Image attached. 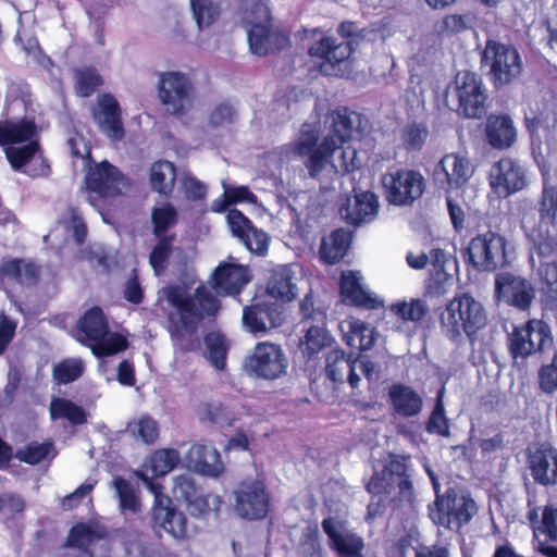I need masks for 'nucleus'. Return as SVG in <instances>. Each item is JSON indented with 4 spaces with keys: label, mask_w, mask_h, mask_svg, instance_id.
<instances>
[{
    "label": "nucleus",
    "mask_w": 557,
    "mask_h": 557,
    "mask_svg": "<svg viewBox=\"0 0 557 557\" xmlns=\"http://www.w3.org/2000/svg\"><path fill=\"white\" fill-rule=\"evenodd\" d=\"M166 300L175 309L171 317V335L174 341L181 333L193 334L205 319H213L220 310V301L206 285H199L191 294L181 286L166 289Z\"/></svg>",
    "instance_id": "f257e3e1"
},
{
    "label": "nucleus",
    "mask_w": 557,
    "mask_h": 557,
    "mask_svg": "<svg viewBox=\"0 0 557 557\" xmlns=\"http://www.w3.org/2000/svg\"><path fill=\"white\" fill-rule=\"evenodd\" d=\"M486 324V314L480 301L463 293L455 296L441 314V327L447 338L455 343L469 338L472 349L482 350L476 335Z\"/></svg>",
    "instance_id": "f03ea898"
},
{
    "label": "nucleus",
    "mask_w": 557,
    "mask_h": 557,
    "mask_svg": "<svg viewBox=\"0 0 557 557\" xmlns=\"http://www.w3.org/2000/svg\"><path fill=\"white\" fill-rule=\"evenodd\" d=\"M343 40L324 36L309 48V54L323 60L320 71L327 76L348 77L352 71L350 55L352 54L354 39L358 26L352 22H343L337 28Z\"/></svg>",
    "instance_id": "7ed1b4c3"
},
{
    "label": "nucleus",
    "mask_w": 557,
    "mask_h": 557,
    "mask_svg": "<svg viewBox=\"0 0 557 557\" xmlns=\"http://www.w3.org/2000/svg\"><path fill=\"white\" fill-rule=\"evenodd\" d=\"M243 22L250 51L259 57L284 48L288 39L272 25L268 0H245Z\"/></svg>",
    "instance_id": "20e7f679"
},
{
    "label": "nucleus",
    "mask_w": 557,
    "mask_h": 557,
    "mask_svg": "<svg viewBox=\"0 0 557 557\" xmlns=\"http://www.w3.org/2000/svg\"><path fill=\"white\" fill-rule=\"evenodd\" d=\"M367 491L377 497V503H370L369 515L377 511L379 504L387 497L398 498L400 502L411 503L413 499L412 482L407 474L405 460L393 456L381 471L375 470L367 483Z\"/></svg>",
    "instance_id": "39448f33"
},
{
    "label": "nucleus",
    "mask_w": 557,
    "mask_h": 557,
    "mask_svg": "<svg viewBox=\"0 0 557 557\" xmlns=\"http://www.w3.org/2000/svg\"><path fill=\"white\" fill-rule=\"evenodd\" d=\"M67 144L72 154L83 159L84 166L87 169L85 183L91 194H96L98 197H109L117 195L126 188L127 181L116 166L107 160L98 163L91 161L90 149L83 137H71Z\"/></svg>",
    "instance_id": "423d86ee"
},
{
    "label": "nucleus",
    "mask_w": 557,
    "mask_h": 557,
    "mask_svg": "<svg viewBox=\"0 0 557 557\" xmlns=\"http://www.w3.org/2000/svg\"><path fill=\"white\" fill-rule=\"evenodd\" d=\"M78 341L98 357L113 356L127 348V339L110 333L108 321L99 307H92L78 321Z\"/></svg>",
    "instance_id": "0eeeda50"
},
{
    "label": "nucleus",
    "mask_w": 557,
    "mask_h": 557,
    "mask_svg": "<svg viewBox=\"0 0 557 557\" xmlns=\"http://www.w3.org/2000/svg\"><path fill=\"white\" fill-rule=\"evenodd\" d=\"M429 506L431 520L440 528L459 531L468 524L478 511V506L470 494L449 487L444 494H436Z\"/></svg>",
    "instance_id": "6e6552de"
},
{
    "label": "nucleus",
    "mask_w": 557,
    "mask_h": 557,
    "mask_svg": "<svg viewBox=\"0 0 557 557\" xmlns=\"http://www.w3.org/2000/svg\"><path fill=\"white\" fill-rule=\"evenodd\" d=\"M36 125L27 120L0 122V146L15 171H20L38 151L39 144L32 138L35 136Z\"/></svg>",
    "instance_id": "1a4fd4ad"
},
{
    "label": "nucleus",
    "mask_w": 557,
    "mask_h": 557,
    "mask_svg": "<svg viewBox=\"0 0 557 557\" xmlns=\"http://www.w3.org/2000/svg\"><path fill=\"white\" fill-rule=\"evenodd\" d=\"M507 240L493 231L473 237L467 247L469 262L480 271H494L507 264Z\"/></svg>",
    "instance_id": "9d476101"
},
{
    "label": "nucleus",
    "mask_w": 557,
    "mask_h": 557,
    "mask_svg": "<svg viewBox=\"0 0 557 557\" xmlns=\"http://www.w3.org/2000/svg\"><path fill=\"white\" fill-rule=\"evenodd\" d=\"M386 199L394 206H411L419 199L426 187L421 172L411 169H399L387 172L382 177Z\"/></svg>",
    "instance_id": "9b49d317"
},
{
    "label": "nucleus",
    "mask_w": 557,
    "mask_h": 557,
    "mask_svg": "<svg viewBox=\"0 0 557 557\" xmlns=\"http://www.w3.org/2000/svg\"><path fill=\"white\" fill-rule=\"evenodd\" d=\"M482 63L488 67L496 87L510 83L522 67L521 58L516 48L494 40H488L483 51Z\"/></svg>",
    "instance_id": "f8f14e48"
},
{
    "label": "nucleus",
    "mask_w": 557,
    "mask_h": 557,
    "mask_svg": "<svg viewBox=\"0 0 557 557\" xmlns=\"http://www.w3.org/2000/svg\"><path fill=\"white\" fill-rule=\"evenodd\" d=\"M552 343L550 327L541 320H530L523 325L515 326L507 338L509 354L515 360L525 359Z\"/></svg>",
    "instance_id": "ddd939ff"
},
{
    "label": "nucleus",
    "mask_w": 557,
    "mask_h": 557,
    "mask_svg": "<svg viewBox=\"0 0 557 557\" xmlns=\"http://www.w3.org/2000/svg\"><path fill=\"white\" fill-rule=\"evenodd\" d=\"M325 374L335 383L348 382L355 388L361 375L369 382L374 380V363L366 357L354 358L352 355L335 349L326 356Z\"/></svg>",
    "instance_id": "4468645a"
},
{
    "label": "nucleus",
    "mask_w": 557,
    "mask_h": 557,
    "mask_svg": "<svg viewBox=\"0 0 557 557\" xmlns=\"http://www.w3.org/2000/svg\"><path fill=\"white\" fill-rule=\"evenodd\" d=\"M158 92L161 103L172 114H180L191 106L193 84L189 76L182 72L161 73Z\"/></svg>",
    "instance_id": "2eb2a0df"
},
{
    "label": "nucleus",
    "mask_w": 557,
    "mask_h": 557,
    "mask_svg": "<svg viewBox=\"0 0 557 557\" xmlns=\"http://www.w3.org/2000/svg\"><path fill=\"white\" fill-rule=\"evenodd\" d=\"M455 91L459 113L468 119H479L485 113L486 94L482 79L472 72L460 71L455 76Z\"/></svg>",
    "instance_id": "dca6fc26"
},
{
    "label": "nucleus",
    "mask_w": 557,
    "mask_h": 557,
    "mask_svg": "<svg viewBox=\"0 0 557 557\" xmlns=\"http://www.w3.org/2000/svg\"><path fill=\"white\" fill-rule=\"evenodd\" d=\"M490 185L499 197H508L529 185L528 169L517 159L502 158L490 172Z\"/></svg>",
    "instance_id": "f3484780"
},
{
    "label": "nucleus",
    "mask_w": 557,
    "mask_h": 557,
    "mask_svg": "<svg viewBox=\"0 0 557 557\" xmlns=\"http://www.w3.org/2000/svg\"><path fill=\"white\" fill-rule=\"evenodd\" d=\"M246 370L258 377L274 380L286 372L288 361L282 348L272 343H259L246 359Z\"/></svg>",
    "instance_id": "a211bd4d"
},
{
    "label": "nucleus",
    "mask_w": 557,
    "mask_h": 557,
    "mask_svg": "<svg viewBox=\"0 0 557 557\" xmlns=\"http://www.w3.org/2000/svg\"><path fill=\"white\" fill-rule=\"evenodd\" d=\"M474 173L470 159L460 153H447L435 165V183L447 193L460 189Z\"/></svg>",
    "instance_id": "6ab92c4d"
},
{
    "label": "nucleus",
    "mask_w": 557,
    "mask_h": 557,
    "mask_svg": "<svg viewBox=\"0 0 557 557\" xmlns=\"http://www.w3.org/2000/svg\"><path fill=\"white\" fill-rule=\"evenodd\" d=\"M235 494V510L246 519H262L269 511V496L264 484L258 480H246L240 483Z\"/></svg>",
    "instance_id": "aec40b11"
},
{
    "label": "nucleus",
    "mask_w": 557,
    "mask_h": 557,
    "mask_svg": "<svg viewBox=\"0 0 557 557\" xmlns=\"http://www.w3.org/2000/svg\"><path fill=\"white\" fill-rule=\"evenodd\" d=\"M322 529L329 537L330 548L338 557H362V537L348 529L344 521L330 516L322 520Z\"/></svg>",
    "instance_id": "412c9836"
},
{
    "label": "nucleus",
    "mask_w": 557,
    "mask_h": 557,
    "mask_svg": "<svg viewBox=\"0 0 557 557\" xmlns=\"http://www.w3.org/2000/svg\"><path fill=\"white\" fill-rule=\"evenodd\" d=\"M495 292L499 300L519 310L530 308L534 299V288L524 277L502 272L495 278Z\"/></svg>",
    "instance_id": "4be33fe9"
},
{
    "label": "nucleus",
    "mask_w": 557,
    "mask_h": 557,
    "mask_svg": "<svg viewBox=\"0 0 557 557\" xmlns=\"http://www.w3.org/2000/svg\"><path fill=\"white\" fill-rule=\"evenodd\" d=\"M152 507V521L158 530H163L176 540H183L187 535V519L185 515L177 510L172 499L162 494L157 493Z\"/></svg>",
    "instance_id": "5701e85b"
},
{
    "label": "nucleus",
    "mask_w": 557,
    "mask_h": 557,
    "mask_svg": "<svg viewBox=\"0 0 557 557\" xmlns=\"http://www.w3.org/2000/svg\"><path fill=\"white\" fill-rule=\"evenodd\" d=\"M181 455L174 448L158 449L150 455L138 471L137 476L144 482L147 490L156 495L161 492V485L153 481V478L163 476L171 472L180 462Z\"/></svg>",
    "instance_id": "b1692460"
},
{
    "label": "nucleus",
    "mask_w": 557,
    "mask_h": 557,
    "mask_svg": "<svg viewBox=\"0 0 557 557\" xmlns=\"http://www.w3.org/2000/svg\"><path fill=\"white\" fill-rule=\"evenodd\" d=\"M228 227L245 247L257 255H265L269 247V236L262 230L256 228L251 221L239 210L232 209L226 215Z\"/></svg>",
    "instance_id": "393cba45"
},
{
    "label": "nucleus",
    "mask_w": 557,
    "mask_h": 557,
    "mask_svg": "<svg viewBox=\"0 0 557 557\" xmlns=\"http://www.w3.org/2000/svg\"><path fill=\"white\" fill-rule=\"evenodd\" d=\"M94 119L99 129L112 141H120L125 136L122 122V110L119 101L110 94H103L97 99Z\"/></svg>",
    "instance_id": "a878e982"
},
{
    "label": "nucleus",
    "mask_w": 557,
    "mask_h": 557,
    "mask_svg": "<svg viewBox=\"0 0 557 557\" xmlns=\"http://www.w3.org/2000/svg\"><path fill=\"white\" fill-rule=\"evenodd\" d=\"M528 463L531 475L537 484L548 486L557 484V448L541 444L530 448Z\"/></svg>",
    "instance_id": "bb28decb"
},
{
    "label": "nucleus",
    "mask_w": 557,
    "mask_h": 557,
    "mask_svg": "<svg viewBox=\"0 0 557 557\" xmlns=\"http://www.w3.org/2000/svg\"><path fill=\"white\" fill-rule=\"evenodd\" d=\"M305 283L298 264H284L272 271L267 289L272 297L290 301L297 296L299 284Z\"/></svg>",
    "instance_id": "cd10ccee"
},
{
    "label": "nucleus",
    "mask_w": 557,
    "mask_h": 557,
    "mask_svg": "<svg viewBox=\"0 0 557 557\" xmlns=\"http://www.w3.org/2000/svg\"><path fill=\"white\" fill-rule=\"evenodd\" d=\"M283 321V312L275 304H256L244 308L243 311V325L253 334L278 327Z\"/></svg>",
    "instance_id": "c85d7f7f"
},
{
    "label": "nucleus",
    "mask_w": 557,
    "mask_h": 557,
    "mask_svg": "<svg viewBox=\"0 0 557 557\" xmlns=\"http://www.w3.org/2000/svg\"><path fill=\"white\" fill-rule=\"evenodd\" d=\"M362 280L363 277L359 271L342 272L341 293L344 302L366 309L382 307V301L364 287Z\"/></svg>",
    "instance_id": "c756f323"
},
{
    "label": "nucleus",
    "mask_w": 557,
    "mask_h": 557,
    "mask_svg": "<svg viewBox=\"0 0 557 557\" xmlns=\"http://www.w3.org/2000/svg\"><path fill=\"white\" fill-rule=\"evenodd\" d=\"M379 199L372 191H361L354 196V201H347L339 208L341 216L348 224L359 226L372 222L379 212Z\"/></svg>",
    "instance_id": "7c9ffc66"
},
{
    "label": "nucleus",
    "mask_w": 557,
    "mask_h": 557,
    "mask_svg": "<svg viewBox=\"0 0 557 557\" xmlns=\"http://www.w3.org/2000/svg\"><path fill=\"white\" fill-rule=\"evenodd\" d=\"M248 282V270L240 264L221 263L212 274V287L218 294L237 295Z\"/></svg>",
    "instance_id": "2f4dec72"
},
{
    "label": "nucleus",
    "mask_w": 557,
    "mask_h": 557,
    "mask_svg": "<svg viewBox=\"0 0 557 557\" xmlns=\"http://www.w3.org/2000/svg\"><path fill=\"white\" fill-rule=\"evenodd\" d=\"M332 134L339 144H346L347 140L359 137L367 128V121L363 122L362 115L350 111L347 108L335 110L331 114Z\"/></svg>",
    "instance_id": "473e14b6"
},
{
    "label": "nucleus",
    "mask_w": 557,
    "mask_h": 557,
    "mask_svg": "<svg viewBox=\"0 0 557 557\" xmlns=\"http://www.w3.org/2000/svg\"><path fill=\"white\" fill-rule=\"evenodd\" d=\"M484 131L487 143L494 149H507L513 145L517 138L513 122L506 114H491L486 120Z\"/></svg>",
    "instance_id": "72a5a7b5"
},
{
    "label": "nucleus",
    "mask_w": 557,
    "mask_h": 557,
    "mask_svg": "<svg viewBox=\"0 0 557 557\" xmlns=\"http://www.w3.org/2000/svg\"><path fill=\"white\" fill-rule=\"evenodd\" d=\"M189 467L208 476H218L223 471V462L216 448L207 445H193L187 453Z\"/></svg>",
    "instance_id": "f704fd0d"
},
{
    "label": "nucleus",
    "mask_w": 557,
    "mask_h": 557,
    "mask_svg": "<svg viewBox=\"0 0 557 557\" xmlns=\"http://www.w3.org/2000/svg\"><path fill=\"white\" fill-rule=\"evenodd\" d=\"M388 396L395 412L401 417H414L422 409L421 396L409 386L394 384L389 388Z\"/></svg>",
    "instance_id": "c9c22d12"
},
{
    "label": "nucleus",
    "mask_w": 557,
    "mask_h": 557,
    "mask_svg": "<svg viewBox=\"0 0 557 557\" xmlns=\"http://www.w3.org/2000/svg\"><path fill=\"white\" fill-rule=\"evenodd\" d=\"M350 242V232L344 228L333 231L329 238L322 240L320 247L321 258L330 264L338 262L346 255Z\"/></svg>",
    "instance_id": "e433bc0d"
},
{
    "label": "nucleus",
    "mask_w": 557,
    "mask_h": 557,
    "mask_svg": "<svg viewBox=\"0 0 557 557\" xmlns=\"http://www.w3.org/2000/svg\"><path fill=\"white\" fill-rule=\"evenodd\" d=\"M305 336L300 342L299 348L307 360H312L326 346L331 344L332 337L327 332L325 324H310L302 327Z\"/></svg>",
    "instance_id": "4c0bfd02"
},
{
    "label": "nucleus",
    "mask_w": 557,
    "mask_h": 557,
    "mask_svg": "<svg viewBox=\"0 0 557 557\" xmlns=\"http://www.w3.org/2000/svg\"><path fill=\"white\" fill-rule=\"evenodd\" d=\"M521 226L534 244V248L540 258L552 260L550 257L557 249V237L552 234L549 227L543 226L533 230L531 221L527 216L521 219Z\"/></svg>",
    "instance_id": "58836bf2"
},
{
    "label": "nucleus",
    "mask_w": 557,
    "mask_h": 557,
    "mask_svg": "<svg viewBox=\"0 0 557 557\" xmlns=\"http://www.w3.org/2000/svg\"><path fill=\"white\" fill-rule=\"evenodd\" d=\"M376 338V331L361 320L350 321L348 323V332L344 335V341L349 347L361 351L371 349Z\"/></svg>",
    "instance_id": "ea45409f"
},
{
    "label": "nucleus",
    "mask_w": 557,
    "mask_h": 557,
    "mask_svg": "<svg viewBox=\"0 0 557 557\" xmlns=\"http://www.w3.org/2000/svg\"><path fill=\"white\" fill-rule=\"evenodd\" d=\"M175 178V168L170 161L160 160L150 168L151 187L160 195L169 196L172 193Z\"/></svg>",
    "instance_id": "a19ab883"
},
{
    "label": "nucleus",
    "mask_w": 557,
    "mask_h": 557,
    "mask_svg": "<svg viewBox=\"0 0 557 557\" xmlns=\"http://www.w3.org/2000/svg\"><path fill=\"white\" fill-rule=\"evenodd\" d=\"M430 135L429 127L424 122H408L399 131L401 146L408 152L420 151Z\"/></svg>",
    "instance_id": "79ce46f5"
},
{
    "label": "nucleus",
    "mask_w": 557,
    "mask_h": 557,
    "mask_svg": "<svg viewBox=\"0 0 557 557\" xmlns=\"http://www.w3.org/2000/svg\"><path fill=\"white\" fill-rule=\"evenodd\" d=\"M0 275L2 278L20 284H30L37 276V269L30 262L22 259H11L1 263Z\"/></svg>",
    "instance_id": "37998d69"
},
{
    "label": "nucleus",
    "mask_w": 557,
    "mask_h": 557,
    "mask_svg": "<svg viewBox=\"0 0 557 557\" xmlns=\"http://www.w3.org/2000/svg\"><path fill=\"white\" fill-rule=\"evenodd\" d=\"M299 317L302 327L310 324H326V307L312 292H309L299 301Z\"/></svg>",
    "instance_id": "c03bdc74"
},
{
    "label": "nucleus",
    "mask_w": 557,
    "mask_h": 557,
    "mask_svg": "<svg viewBox=\"0 0 557 557\" xmlns=\"http://www.w3.org/2000/svg\"><path fill=\"white\" fill-rule=\"evenodd\" d=\"M336 148V140L333 136H326L320 146L311 151L305 165L310 177L317 178L327 163L332 161V152Z\"/></svg>",
    "instance_id": "a18cd8bd"
},
{
    "label": "nucleus",
    "mask_w": 557,
    "mask_h": 557,
    "mask_svg": "<svg viewBox=\"0 0 557 557\" xmlns=\"http://www.w3.org/2000/svg\"><path fill=\"white\" fill-rule=\"evenodd\" d=\"M543 190L540 201V225L541 227L557 226V187L547 184L546 178L543 180Z\"/></svg>",
    "instance_id": "49530a36"
},
{
    "label": "nucleus",
    "mask_w": 557,
    "mask_h": 557,
    "mask_svg": "<svg viewBox=\"0 0 557 557\" xmlns=\"http://www.w3.org/2000/svg\"><path fill=\"white\" fill-rule=\"evenodd\" d=\"M126 431L137 442L153 444L159 437V424L150 416H141L128 422Z\"/></svg>",
    "instance_id": "de8ad7c7"
},
{
    "label": "nucleus",
    "mask_w": 557,
    "mask_h": 557,
    "mask_svg": "<svg viewBox=\"0 0 557 557\" xmlns=\"http://www.w3.org/2000/svg\"><path fill=\"white\" fill-rule=\"evenodd\" d=\"M49 411L52 420L66 419L72 424H82L86 421L84 410L64 398L54 397L50 403Z\"/></svg>",
    "instance_id": "09e8293b"
},
{
    "label": "nucleus",
    "mask_w": 557,
    "mask_h": 557,
    "mask_svg": "<svg viewBox=\"0 0 557 557\" xmlns=\"http://www.w3.org/2000/svg\"><path fill=\"white\" fill-rule=\"evenodd\" d=\"M54 446L51 441L42 443L30 442L22 448H18L15 453V458L27 465H38L46 458L54 457Z\"/></svg>",
    "instance_id": "8fccbe9b"
},
{
    "label": "nucleus",
    "mask_w": 557,
    "mask_h": 557,
    "mask_svg": "<svg viewBox=\"0 0 557 557\" xmlns=\"http://www.w3.org/2000/svg\"><path fill=\"white\" fill-rule=\"evenodd\" d=\"M319 134L318 123H304L298 139L288 147L294 157H305L315 150Z\"/></svg>",
    "instance_id": "3c124183"
},
{
    "label": "nucleus",
    "mask_w": 557,
    "mask_h": 557,
    "mask_svg": "<svg viewBox=\"0 0 557 557\" xmlns=\"http://www.w3.org/2000/svg\"><path fill=\"white\" fill-rule=\"evenodd\" d=\"M331 165L336 173L345 174L355 171L358 166L356 148L336 141L332 152Z\"/></svg>",
    "instance_id": "603ef678"
},
{
    "label": "nucleus",
    "mask_w": 557,
    "mask_h": 557,
    "mask_svg": "<svg viewBox=\"0 0 557 557\" xmlns=\"http://www.w3.org/2000/svg\"><path fill=\"white\" fill-rule=\"evenodd\" d=\"M112 485L115 488L121 511L136 513L139 510V502L133 484L122 476H115Z\"/></svg>",
    "instance_id": "864d4df0"
},
{
    "label": "nucleus",
    "mask_w": 557,
    "mask_h": 557,
    "mask_svg": "<svg viewBox=\"0 0 557 557\" xmlns=\"http://www.w3.org/2000/svg\"><path fill=\"white\" fill-rule=\"evenodd\" d=\"M208 359L218 370H223L226 363V339L218 332H210L205 337Z\"/></svg>",
    "instance_id": "5fc2aeb1"
},
{
    "label": "nucleus",
    "mask_w": 557,
    "mask_h": 557,
    "mask_svg": "<svg viewBox=\"0 0 557 557\" xmlns=\"http://www.w3.org/2000/svg\"><path fill=\"white\" fill-rule=\"evenodd\" d=\"M190 4L199 29L209 27L220 15V5L213 0H191Z\"/></svg>",
    "instance_id": "6e6d98bb"
},
{
    "label": "nucleus",
    "mask_w": 557,
    "mask_h": 557,
    "mask_svg": "<svg viewBox=\"0 0 557 557\" xmlns=\"http://www.w3.org/2000/svg\"><path fill=\"white\" fill-rule=\"evenodd\" d=\"M84 362L78 358H69L53 367V379L58 384H69L79 379L84 372Z\"/></svg>",
    "instance_id": "4d7b16f0"
},
{
    "label": "nucleus",
    "mask_w": 557,
    "mask_h": 557,
    "mask_svg": "<svg viewBox=\"0 0 557 557\" xmlns=\"http://www.w3.org/2000/svg\"><path fill=\"white\" fill-rule=\"evenodd\" d=\"M391 311L403 321L418 322L428 312V307L421 299H411L410 301L403 300L393 304Z\"/></svg>",
    "instance_id": "13d9d810"
},
{
    "label": "nucleus",
    "mask_w": 557,
    "mask_h": 557,
    "mask_svg": "<svg viewBox=\"0 0 557 557\" xmlns=\"http://www.w3.org/2000/svg\"><path fill=\"white\" fill-rule=\"evenodd\" d=\"M443 389L437 394L436 404L431 413V417L426 423V431L430 434H437L444 437L449 436V425L445 416V409L443 404Z\"/></svg>",
    "instance_id": "bf43d9fd"
},
{
    "label": "nucleus",
    "mask_w": 557,
    "mask_h": 557,
    "mask_svg": "<svg viewBox=\"0 0 557 557\" xmlns=\"http://www.w3.org/2000/svg\"><path fill=\"white\" fill-rule=\"evenodd\" d=\"M76 91L81 97L90 96L101 84V77L94 67H82L75 71Z\"/></svg>",
    "instance_id": "052dcab7"
},
{
    "label": "nucleus",
    "mask_w": 557,
    "mask_h": 557,
    "mask_svg": "<svg viewBox=\"0 0 557 557\" xmlns=\"http://www.w3.org/2000/svg\"><path fill=\"white\" fill-rule=\"evenodd\" d=\"M176 220L177 213L172 205L165 203L154 208L152 211L153 233L161 236L176 223Z\"/></svg>",
    "instance_id": "680f3d73"
},
{
    "label": "nucleus",
    "mask_w": 557,
    "mask_h": 557,
    "mask_svg": "<svg viewBox=\"0 0 557 557\" xmlns=\"http://www.w3.org/2000/svg\"><path fill=\"white\" fill-rule=\"evenodd\" d=\"M537 275L543 284L544 292L550 297L557 298V260L541 261Z\"/></svg>",
    "instance_id": "e2e57ef3"
},
{
    "label": "nucleus",
    "mask_w": 557,
    "mask_h": 557,
    "mask_svg": "<svg viewBox=\"0 0 557 557\" xmlns=\"http://www.w3.org/2000/svg\"><path fill=\"white\" fill-rule=\"evenodd\" d=\"M187 504L188 510L193 516H200L208 511H218L222 500L220 496L214 494L197 493Z\"/></svg>",
    "instance_id": "0e129e2a"
},
{
    "label": "nucleus",
    "mask_w": 557,
    "mask_h": 557,
    "mask_svg": "<svg viewBox=\"0 0 557 557\" xmlns=\"http://www.w3.org/2000/svg\"><path fill=\"white\" fill-rule=\"evenodd\" d=\"M181 189L189 200H200L207 195V186L191 173H185L180 178Z\"/></svg>",
    "instance_id": "69168bd1"
},
{
    "label": "nucleus",
    "mask_w": 557,
    "mask_h": 557,
    "mask_svg": "<svg viewBox=\"0 0 557 557\" xmlns=\"http://www.w3.org/2000/svg\"><path fill=\"white\" fill-rule=\"evenodd\" d=\"M539 380L543 392L552 394L557 391V354L549 364L541 368Z\"/></svg>",
    "instance_id": "338daca9"
},
{
    "label": "nucleus",
    "mask_w": 557,
    "mask_h": 557,
    "mask_svg": "<svg viewBox=\"0 0 557 557\" xmlns=\"http://www.w3.org/2000/svg\"><path fill=\"white\" fill-rule=\"evenodd\" d=\"M537 531L546 534L550 540H557V508L546 506L542 513V520L539 527H534Z\"/></svg>",
    "instance_id": "774afa93"
}]
</instances>
